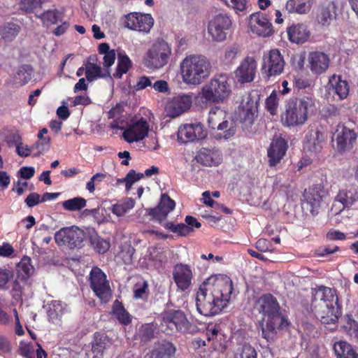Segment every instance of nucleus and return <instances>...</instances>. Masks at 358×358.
Masks as SVG:
<instances>
[{"instance_id": "nucleus-1", "label": "nucleus", "mask_w": 358, "mask_h": 358, "mask_svg": "<svg viewBox=\"0 0 358 358\" xmlns=\"http://www.w3.org/2000/svg\"><path fill=\"white\" fill-rule=\"evenodd\" d=\"M231 278L225 275H215L206 279L196 292L195 301L197 311L211 317L220 313L231 300L234 293Z\"/></svg>"}, {"instance_id": "nucleus-2", "label": "nucleus", "mask_w": 358, "mask_h": 358, "mask_svg": "<svg viewBox=\"0 0 358 358\" xmlns=\"http://www.w3.org/2000/svg\"><path fill=\"white\" fill-rule=\"evenodd\" d=\"M311 307L323 324H335L339 315L338 296L335 289L320 286L312 292Z\"/></svg>"}, {"instance_id": "nucleus-3", "label": "nucleus", "mask_w": 358, "mask_h": 358, "mask_svg": "<svg viewBox=\"0 0 358 358\" xmlns=\"http://www.w3.org/2000/svg\"><path fill=\"white\" fill-rule=\"evenodd\" d=\"M315 108V99L313 95L291 99L287 102L281 117L282 124L287 127H301L306 123L309 113Z\"/></svg>"}, {"instance_id": "nucleus-4", "label": "nucleus", "mask_w": 358, "mask_h": 358, "mask_svg": "<svg viewBox=\"0 0 358 358\" xmlns=\"http://www.w3.org/2000/svg\"><path fill=\"white\" fill-rule=\"evenodd\" d=\"M182 80L189 85H197L208 78L210 73V63L201 55H190L180 62Z\"/></svg>"}, {"instance_id": "nucleus-5", "label": "nucleus", "mask_w": 358, "mask_h": 358, "mask_svg": "<svg viewBox=\"0 0 358 358\" xmlns=\"http://www.w3.org/2000/svg\"><path fill=\"white\" fill-rule=\"evenodd\" d=\"M254 309L263 315L266 320V327H262V335L267 341L272 338V334L280 320V306L277 300L271 294H264L257 299Z\"/></svg>"}, {"instance_id": "nucleus-6", "label": "nucleus", "mask_w": 358, "mask_h": 358, "mask_svg": "<svg viewBox=\"0 0 358 358\" xmlns=\"http://www.w3.org/2000/svg\"><path fill=\"white\" fill-rule=\"evenodd\" d=\"M231 94V85L225 73L217 74L206 83L199 94L201 99L207 103H222Z\"/></svg>"}, {"instance_id": "nucleus-7", "label": "nucleus", "mask_w": 358, "mask_h": 358, "mask_svg": "<svg viewBox=\"0 0 358 358\" xmlns=\"http://www.w3.org/2000/svg\"><path fill=\"white\" fill-rule=\"evenodd\" d=\"M171 55V48L164 41H157L147 51L143 64L152 69H157L164 66L169 62Z\"/></svg>"}, {"instance_id": "nucleus-8", "label": "nucleus", "mask_w": 358, "mask_h": 358, "mask_svg": "<svg viewBox=\"0 0 358 358\" xmlns=\"http://www.w3.org/2000/svg\"><path fill=\"white\" fill-rule=\"evenodd\" d=\"M231 26V20L228 15L216 10L208 22V33L215 42H222L227 38Z\"/></svg>"}, {"instance_id": "nucleus-9", "label": "nucleus", "mask_w": 358, "mask_h": 358, "mask_svg": "<svg viewBox=\"0 0 358 358\" xmlns=\"http://www.w3.org/2000/svg\"><path fill=\"white\" fill-rule=\"evenodd\" d=\"M285 62L280 51L271 49L264 53L262 71L267 78L280 76L284 71Z\"/></svg>"}, {"instance_id": "nucleus-10", "label": "nucleus", "mask_w": 358, "mask_h": 358, "mask_svg": "<svg viewBox=\"0 0 358 358\" xmlns=\"http://www.w3.org/2000/svg\"><path fill=\"white\" fill-rule=\"evenodd\" d=\"M90 287L103 302H108L112 295L106 274L98 267H93L90 273Z\"/></svg>"}, {"instance_id": "nucleus-11", "label": "nucleus", "mask_w": 358, "mask_h": 358, "mask_svg": "<svg viewBox=\"0 0 358 358\" xmlns=\"http://www.w3.org/2000/svg\"><path fill=\"white\" fill-rule=\"evenodd\" d=\"M85 238V231L76 226L64 227L55 235V242L59 246H78Z\"/></svg>"}, {"instance_id": "nucleus-12", "label": "nucleus", "mask_w": 358, "mask_h": 358, "mask_svg": "<svg viewBox=\"0 0 358 358\" xmlns=\"http://www.w3.org/2000/svg\"><path fill=\"white\" fill-rule=\"evenodd\" d=\"M124 24L129 29L149 33L154 24V19L150 14L134 12L124 16Z\"/></svg>"}, {"instance_id": "nucleus-13", "label": "nucleus", "mask_w": 358, "mask_h": 358, "mask_svg": "<svg viewBox=\"0 0 358 358\" xmlns=\"http://www.w3.org/2000/svg\"><path fill=\"white\" fill-rule=\"evenodd\" d=\"M257 66V61L253 57H246L234 71L235 80L240 84L252 82L256 76Z\"/></svg>"}, {"instance_id": "nucleus-14", "label": "nucleus", "mask_w": 358, "mask_h": 358, "mask_svg": "<svg viewBox=\"0 0 358 358\" xmlns=\"http://www.w3.org/2000/svg\"><path fill=\"white\" fill-rule=\"evenodd\" d=\"M325 196L326 192L321 185H313L304 191L303 205L306 206L312 215H317Z\"/></svg>"}, {"instance_id": "nucleus-15", "label": "nucleus", "mask_w": 358, "mask_h": 358, "mask_svg": "<svg viewBox=\"0 0 358 358\" xmlns=\"http://www.w3.org/2000/svg\"><path fill=\"white\" fill-rule=\"evenodd\" d=\"M324 143V135L321 128L309 127L305 135L303 149L311 154L319 153Z\"/></svg>"}, {"instance_id": "nucleus-16", "label": "nucleus", "mask_w": 358, "mask_h": 358, "mask_svg": "<svg viewBox=\"0 0 358 358\" xmlns=\"http://www.w3.org/2000/svg\"><path fill=\"white\" fill-rule=\"evenodd\" d=\"M192 103V97L189 94H178L166 103L165 111L168 117L174 118L188 110Z\"/></svg>"}, {"instance_id": "nucleus-17", "label": "nucleus", "mask_w": 358, "mask_h": 358, "mask_svg": "<svg viewBox=\"0 0 358 358\" xmlns=\"http://www.w3.org/2000/svg\"><path fill=\"white\" fill-rule=\"evenodd\" d=\"M173 278L179 290L185 292L189 289L193 278L190 266L182 264H176L173 270Z\"/></svg>"}, {"instance_id": "nucleus-18", "label": "nucleus", "mask_w": 358, "mask_h": 358, "mask_svg": "<svg viewBox=\"0 0 358 358\" xmlns=\"http://www.w3.org/2000/svg\"><path fill=\"white\" fill-rule=\"evenodd\" d=\"M257 100L250 94L243 97L239 113L241 121L245 126H251L257 116Z\"/></svg>"}, {"instance_id": "nucleus-19", "label": "nucleus", "mask_w": 358, "mask_h": 358, "mask_svg": "<svg viewBox=\"0 0 358 358\" xmlns=\"http://www.w3.org/2000/svg\"><path fill=\"white\" fill-rule=\"evenodd\" d=\"M206 136V133L199 123L184 124L179 127L178 131V140L182 143L192 142L196 139H203Z\"/></svg>"}, {"instance_id": "nucleus-20", "label": "nucleus", "mask_w": 358, "mask_h": 358, "mask_svg": "<svg viewBox=\"0 0 358 358\" xmlns=\"http://www.w3.org/2000/svg\"><path fill=\"white\" fill-rule=\"evenodd\" d=\"M149 131V125L145 120L141 118L129 125L123 132L124 139L128 143L143 140Z\"/></svg>"}, {"instance_id": "nucleus-21", "label": "nucleus", "mask_w": 358, "mask_h": 358, "mask_svg": "<svg viewBox=\"0 0 358 358\" xmlns=\"http://www.w3.org/2000/svg\"><path fill=\"white\" fill-rule=\"evenodd\" d=\"M175 206V201L166 194H163L161 196L158 206L154 208L146 209V212L148 215L152 217L153 220L162 222L166 218L169 213L174 209Z\"/></svg>"}, {"instance_id": "nucleus-22", "label": "nucleus", "mask_w": 358, "mask_h": 358, "mask_svg": "<svg viewBox=\"0 0 358 358\" xmlns=\"http://www.w3.org/2000/svg\"><path fill=\"white\" fill-rule=\"evenodd\" d=\"M337 6L333 1H326L317 8L315 18L317 22L323 27H328L336 19Z\"/></svg>"}, {"instance_id": "nucleus-23", "label": "nucleus", "mask_w": 358, "mask_h": 358, "mask_svg": "<svg viewBox=\"0 0 358 358\" xmlns=\"http://www.w3.org/2000/svg\"><path fill=\"white\" fill-rule=\"evenodd\" d=\"M250 24L253 33L262 37H268L273 33L271 23L262 13H255L250 15Z\"/></svg>"}, {"instance_id": "nucleus-24", "label": "nucleus", "mask_w": 358, "mask_h": 358, "mask_svg": "<svg viewBox=\"0 0 358 358\" xmlns=\"http://www.w3.org/2000/svg\"><path fill=\"white\" fill-rule=\"evenodd\" d=\"M308 62L311 72L316 75H320L329 68L330 59L326 53L315 51L309 53Z\"/></svg>"}, {"instance_id": "nucleus-25", "label": "nucleus", "mask_w": 358, "mask_h": 358, "mask_svg": "<svg viewBox=\"0 0 358 358\" xmlns=\"http://www.w3.org/2000/svg\"><path fill=\"white\" fill-rule=\"evenodd\" d=\"M195 159L203 166H218L222 162V156L217 149L202 148L197 152Z\"/></svg>"}, {"instance_id": "nucleus-26", "label": "nucleus", "mask_w": 358, "mask_h": 358, "mask_svg": "<svg viewBox=\"0 0 358 358\" xmlns=\"http://www.w3.org/2000/svg\"><path fill=\"white\" fill-rule=\"evenodd\" d=\"M287 148V143L284 138L281 137L274 138L268 149L269 165L274 166L278 164L285 156Z\"/></svg>"}, {"instance_id": "nucleus-27", "label": "nucleus", "mask_w": 358, "mask_h": 358, "mask_svg": "<svg viewBox=\"0 0 358 358\" xmlns=\"http://www.w3.org/2000/svg\"><path fill=\"white\" fill-rule=\"evenodd\" d=\"M356 138L357 135L352 129L345 125L338 124L337 126L336 141L339 151L349 150Z\"/></svg>"}, {"instance_id": "nucleus-28", "label": "nucleus", "mask_w": 358, "mask_h": 358, "mask_svg": "<svg viewBox=\"0 0 358 358\" xmlns=\"http://www.w3.org/2000/svg\"><path fill=\"white\" fill-rule=\"evenodd\" d=\"M329 90L336 94L339 99H345L349 94V85L341 76L333 75L329 80Z\"/></svg>"}, {"instance_id": "nucleus-29", "label": "nucleus", "mask_w": 358, "mask_h": 358, "mask_svg": "<svg viewBox=\"0 0 358 358\" xmlns=\"http://www.w3.org/2000/svg\"><path fill=\"white\" fill-rule=\"evenodd\" d=\"M287 34L291 42L302 43L307 41L310 32L305 24H297L287 28Z\"/></svg>"}, {"instance_id": "nucleus-30", "label": "nucleus", "mask_w": 358, "mask_h": 358, "mask_svg": "<svg viewBox=\"0 0 358 358\" xmlns=\"http://www.w3.org/2000/svg\"><path fill=\"white\" fill-rule=\"evenodd\" d=\"M168 326L173 328L174 326L178 331L185 332L189 329L190 324L185 313L181 310H176L170 313L167 319Z\"/></svg>"}, {"instance_id": "nucleus-31", "label": "nucleus", "mask_w": 358, "mask_h": 358, "mask_svg": "<svg viewBox=\"0 0 358 358\" xmlns=\"http://www.w3.org/2000/svg\"><path fill=\"white\" fill-rule=\"evenodd\" d=\"M112 345L111 340L106 335L95 334L94 341L92 343V350L94 354L93 358H101L106 350Z\"/></svg>"}, {"instance_id": "nucleus-32", "label": "nucleus", "mask_w": 358, "mask_h": 358, "mask_svg": "<svg viewBox=\"0 0 358 358\" xmlns=\"http://www.w3.org/2000/svg\"><path fill=\"white\" fill-rule=\"evenodd\" d=\"M175 352L176 348L173 343L162 341L156 344L152 355L155 358H172Z\"/></svg>"}, {"instance_id": "nucleus-33", "label": "nucleus", "mask_w": 358, "mask_h": 358, "mask_svg": "<svg viewBox=\"0 0 358 358\" xmlns=\"http://www.w3.org/2000/svg\"><path fill=\"white\" fill-rule=\"evenodd\" d=\"M358 201V193L355 189H341L335 199L343 205V208H349Z\"/></svg>"}, {"instance_id": "nucleus-34", "label": "nucleus", "mask_w": 358, "mask_h": 358, "mask_svg": "<svg viewBox=\"0 0 358 358\" xmlns=\"http://www.w3.org/2000/svg\"><path fill=\"white\" fill-rule=\"evenodd\" d=\"M311 0H288L285 9L289 13L304 14L311 8Z\"/></svg>"}, {"instance_id": "nucleus-35", "label": "nucleus", "mask_w": 358, "mask_h": 358, "mask_svg": "<svg viewBox=\"0 0 358 358\" xmlns=\"http://www.w3.org/2000/svg\"><path fill=\"white\" fill-rule=\"evenodd\" d=\"M31 259L24 257L17 265V277L22 280H28L34 273Z\"/></svg>"}, {"instance_id": "nucleus-36", "label": "nucleus", "mask_w": 358, "mask_h": 358, "mask_svg": "<svg viewBox=\"0 0 358 358\" xmlns=\"http://www.w3.org/2000/svg\"><path fill=\"white\" fill-rule=\"evenodd\" d=\"M334 349L337 358H358V354L345 341L336 342Z\"/></svg>"}, {"instance_id": "nucleus-37", "label": "nucleus", "mask_w": 358, "mask_h": 358, "mask_svg": "<svg viewBox=\"0 0 358 358\" xmlns=\"http://www.w3.org/2000/svg\"><path fill=\"white\" fill-rule=\"evenodd\" d=\"M64 306L62 301H54L48 304V317L49 321L52 323H59L62 315L64 313Z\"/></svg>"}, {"instance_id": "nucleus-38", "label": "nucleus", "mask_w": 358, "mask_h": 358, "mask_svg": "<svg viewBox=\"0 0 358 358\" xmlns=\"http://www.w3.org/2000/svg\"><path fill=\"white\" fill-rule=\"evenodd\" d=\"M216 129L220 131L215 136L217 139L223 138L227 140L233 136L236 133L235 124L226 120L220 122Z\"/></svg>"}, {"instance_id": "nucleus-39", "label": "nucleus", "mask_w": 358, "mask_h": 358, "mask_svg": "<svg viewBox=\"0 0 358 358\" xmlns=\"http://www.w3.org/2000/svg\"><path fill=\"white\" fill-rule=\"evenodd\" d=\"M37 17L42 20L43 24L49 25L62 22L64 15L62 12L57 9H51L42 13L41 15H37Z\"/></svg>"}, {"instance_id": "nucleus-40", "label": "nucleus", "mask_w": 358, "mask_h": 358, "mask_svg": "<svg viewBox=\"0 0 358 358\" xmlns=\"http://www.w3.org/2000/svg\"><path fill=\"white\" fill-rule=\"evenodd\" d=\"M135 203L134 199L127 197L119 203L113 204L111 208V211L118 217L123 216L134 207Z\"/></svg>"}, {"instance_id": "nucleus-41", "label": "nucleus", "mask_w": 358, "mask_h": 358, "mask_svg": "<svg viewBox=\"0 0 358 358\" xmlns=\"http://www.w3.org/2000/svg\"><path fill=\"white\" fill-rule=\"evenodd\" d=\"M33 72L32 68L29 65L24 64L20 66L14 77L15 83L20 86L27 84L31 79Z\"/></svg>"}, {"instance_id": "nucleus-42", "label": "nucleus", "mask_w": 358, "mask_h": 358, "mask_svg": "<svg viewBox=\"0 0 358 358\" xmlns=\"http://www.w3.org/2000/svg\"><path fill=\"white\" fill-rule=\"evenodd\" d=\"M113 312L117 320L124 325H128L131 322V315L125 310L123 306L116 301L113 307Z\"/></svg>"}, {"instance_id": "nucleus-43", "label": "nucleus", "mask_w": 358, "mask_h": 358, "mask_svg": "<svg viewBox=\"0 0 358 358\" xmlns=\"http://www.w3.org/2000/svg\"><path fill=\"white\" fill-rule=\"evenodd\" d=\"M109 75L108 71L105 73H102L101 68L99 65H97L92 62H87L85 66V76L88 81L92 82L98 78H103Z\"/></svg>"}, {"instance_id": "nucleus-44", "label": "nucleus", "mask_w": 358, "mask_h": 358, "mask_svg": "<svg viewBox=\"0 0 358 358\" xmlns=\"http://www.w3.org/2000/svg\"><path fill=\"white\" fill-rule=\"evenodd\" d=\"M226 117V113L220 107L213 108L208 113V124L211 129H216L218 124L222 122Z\"/></svg>"}, {"instance_id": "nucleus-45", "label": "nucleus", "mask_w": 358, "mask_h": 358, "mask_svg": "<svg viewBox=\"0 0 358 358\" xmlns=\"http://www.w3.org/2000/svg\"><path fill=\"white\" fill-rule=\"evenodd\" d=\"M131 61L128 56L122 52L118 53L117 69L113 73V76L121 78L122 75L129 71Z\"/></svg>"}, {"instance_id": "nucleus-46", "label": "nucleus", "mask_w": 358, "mask_h": 358, "mask_svg": "<svg viewBox=\"0 0 358 358\" xmlns=\"http://www.w3.org/2000/svg\"><path fill=\"white\" fill-rule=\"evenodd\" d=\"M274 250V248L269 249L268 248H250L248 252L253 257L262 261H268L271 260Z\"/></svg>"}, {"instance_id": "nucleus-47", "label": "nucleus", "mask_w": 358, "mask_h": 358, "mask_svg": "<svg viewBox=\"0 0 358 358\" xmlns=\"http://www.w3.org/2000/svg\"><path fill=\"white\" fill-rule=\"evenodd\" d=\"M20 27L14 23H7L0 27V35L7 41H12L17 35Z\"/></svg>"}, {"instance_id": "nucleus-48", "label": "nucleus", "mask_w": 358, "mask_h": 358, "mask_svg": "<svg viewBox=\"0 0 358 358\" xmlns=\"http://www.w3.org/2000/svg\"><path fill=\"white\" fill-rule=\"evenodd\" d=\"M50 148V138L48 136H45L42 140H38L34 144L31 145L32 151H36L33 156L35 157H40L45 152H48Z\"/></svg>"}, {"instance_id": "nucleus-49", "label": "nucleus", "mask_w": 358, "mask_h": 358, "mask_svg": "<svg viewBox=\"0 0 358 358\" xmlns=\"http://www.w3.org/2000/svg\"><path fill=\"white\" fill-rule=\"evenodd\" d=\"M86 206V200L82 197H75L64 201L62 203L63 208L69 211L80 210Z\"/></svg>"}, {"instance_id": "nucleus-50", "label": "nucleus", "mask_w": 358, "mask_h": 358, "mask_svg": "<svg viewBox=\"0 0 358 358\" xmlns=\"http://www.w3.org/2000/svg\"><path fill=\"white\" fill-rule=\"evenodd\" d=\"M343 329L351 337L358 338V323L351 315H347L345 317Z\"/></svg>"}, {"instance_id": "nucleus-51", "label": "nucleus", "mask_w": 358, "mask_h": 358, "mask_svg": "<svg viewBox=\"0 0 358 358\" xmlns=\"http://www.w3.org/2000/svg\"><path fill=\"white\" fill-rule=\"evenodd\" d=\"M234 358H257V352L251 345H245L235 353Z\"/></svg>"}, {"instance_id": "nucleus-52", "label": "nucleus", "mask_w": 358, "mask_h": 358, "mask_svg": "<svg viewBox=\"0 0 358 358\" xmlns=\"http://www.w3.org/2000/svg\"><path fill=\"white\" fill-rule=\"evenodd\" d=\"M48 0H21L20 8L26 12H31Z\"/></svg>"}, {"instance_id": "nucleus-53", "label": "nucleus", "mask_w": 358, "mask_h": 358, "mask_svg": "<svg viewBox=\"0 0 358 358\" xmlns=\"http://www.w3.org/2000/svg\"><path fill=\"white\" fill-rule=\"evenodd\" d=\"M148 283L145 280H140L134 286V296L135 299H143L148 290Z\"/></svg>"}, {"instance_id": "nucleus-54", "label": "nucleus", "mask_w": 358, "mask_h": 358, "mask_svg": "<svg viewBox=\"0 0 358 358\" xmlns=\"http://www.w3.org/2000/svg\"><path fill=\"white\" fill-rule=\"evenodd\" d=\"M166 226L167 229L180 236H185L190 232V227L183 223L176 225L173 222H167Z\"/></svg>"}, {"instance_id": "nucleus-55", "label": "nucleus", "mask_w": 358, "mask_h": 358, "mask_svg": "<svg viewBox=\"0 0 358 358\" xmlns=\"http://www.w3.org/2000/svg\"><path fill=\"white\" fill-rule=\"evenodd\" d=\"M278 106V99L275 91L272 92L271 95L266 100V106L267 110L271 114L275 115L277 112Z\"/></svg>"}, {"instance_id": "nucleus-56", "label": "nucleus", "mask_w": 358, "mask_h": 358, "mask_svg": "<svg viewBox=\"0 0 358 358\" xmlns=\"http://www.w3.org/2000/svg\"><path fill=\"white\" fill-rule=\"evenodd\" d=\"M20 355L26 358H35L36 357V349L30 344L25 342L20 343Z\"/></svg>"}, {"instance_id": "nucleus-57", "label": "nucleus", "mask_w": 358, "mask_h": 358, "mask_svg": "<svg viewBox=\"0 0 358 358\" xmlns=\"http://www.w3.org/2000/svg\"><path fill=\"white\" fill-rule=\"evenodd\" d=\"M85 238L89 239L90 243L92 246H101L103 243V240L99 238L98 234L93 228H87L85 231Z\"/></svg>"}, {"instance_id": "nucleus-58", "label": "nucleus", "mask_w": 358, "mask_h": 358, "mask_svg": "<svg viewBox=\"0 0 358 358\" xmlns=\"http://www.w3.org/2000/svg\"><path fill=\"white\" fill-rule=\"evenodd\" d=\"M154 80L155 77L152 76H141L138 78L134 88L137 91L145 90L148 87H152Z\"/></svg>"}, {"instance_id": "nucleus-59", "label": "nucleus", "mask_w": 358, "mask_h": 358, "mask_svg": "<svg viewBox=\"0 0 358 358\" xmlns=\"http://www.w3.org/2000/svg\"><path fill=\"white\" fill-rule=\"evenodd\" d=\"M154 327L151 324H145L142 325L139 329V336L144 341H148L154 336Z\"/></svg>"}, {"instance_id": "nucleus-60", "label": "nucleus", "mask_w": 358, "mask_h": 358, "mask_svg": "<svg viewBox=\"0 0 358 358\" xmlns=\"http://www.w3.org/2000/svg\"><path fill=\"white\" fill-rule=\"evenodd\" d=\"M239 52V48L237 45H231L226 49L224 53V59L227 63H231Z\"/></svg>"}, {"instance_id": "nucleus-61", "label": "nucleus", "mask_w": 358, "mask_h": 358, "mask_svg": "<svg viewBox=\"0 0 358 358\" xmlns=\"http://www.w3.org/2000/svg\"><path fill=\"white\" fill-rule=\"evenodd\" d=\"M152 87L157 92L166 93L169 91V86L166 81L162 80H156L152 82Z\"/></svg>"}, {"instance_id": "nucleus-62", "label": "nucleus", "mask_w": 358, "mask_h": 358, "mask_svg": "<svg viewBox=\"0 0 358 358\" xmlns=\"http://www.w3.org/2000/svg\"><path fill=\"white\" fill-rule=\"evenodd\" d=\"M326 237L329 241H343L346 239L347 236L340 231L331 229L327 232Z\"/></svg>"}, {"instance_id": "nucleus-63", "label": "nucleus", "mask_w": 358, "mask_h": 358, "mask_svg": "<svg viewBox=\"0 0 358 358\" xmlns=\"http://www.w3.org/2000/svg\"><path fill=\"white\" fill-rule=\"evenodd\" d=\"M229 6L232 7L233 8L243 11L245 10L246 6V1L245 0H222Z\"/></svg>"}, {"instance_id": "nucleus-64", "label": "nucleus", "mask_w": 358, "mask_h": 358, "mask_svg": "<svg viewBox=\"0 0 358 358\" xmlns=\"http://www.w3.org/2000/svg\"><path fill=\"white\" fill-rule=\"evenodd\" d=\"M135 171L134 170H130L129 173L126 175L125 178L120 180V182H125V187L126 189L128 191L131 189L133 184L138 181L134 176L135 175Z\"/></svg>"}]
</instances>
